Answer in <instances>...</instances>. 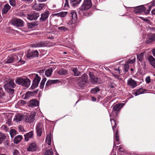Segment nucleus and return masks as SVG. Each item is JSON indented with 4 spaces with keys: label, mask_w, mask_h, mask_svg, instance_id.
I'll return each mask as SVG.
<instances>
[{
    "label": "nucleus",
    "mask_w": 155,
    "mask_h": 155,
    "mask_svg": "<svg viewBox=\"0 0 155 155\" xmlns=\"http://www.w3.org/2000/svg\"><path fill=\"white\" fill-rule=\"evenodd\" d=\"M31 82V81L28 78H18L15 80V82L17 84L26 87L30 86Z\"/></svg>",
    "instance_id": "1"
},
{
    "label": "nucleus",
    "mask_w": 155,
    "mask_h": 155,
    "mask_svg": "<svg viewBox=\"0 0 155 155\" xmlns=\"http://www.w3.org/2000/svg\"><path fill=\"white\" fill-rule=\"evenodd\" d=\"M124 103H120L116 104L114 106L113 108V111L110 114V117L117 116V113L116 111H119L124 106Z\"/></svg>",
    "instance_id": "2"
},
{
    "label": "nucleus",
    "mask_w": 155,
    "mask_h": 155,
    "mask_svg": "<svg viewBox=\"0 0 155 155\" xmlns=\"http://www.w3.org/2000/svg\"><path fill=\"white\" fill-rule=\"evenodd\" d=\"M18 55L16 54H13L8 57L7 59L4 61L3 62L5 64L12 63L18 61Z\"/></svg>",
    "instance_id": "3"
},
{
    "label": "nucleus",
    "mask_w": 155,
    "mask_h": 155,
    "mask_svg": "<svg viewBox=\"0 0 155 155\" xmlns=\"http://www.w3.org/2000/svg\"><path fill=\"white\" fill-rule=\"evenodd\" d=\"M92 4L91 0H86L80 8L82 11H86L91 8Z\"/></svg>",
    "instance_id": "4"
},
{
    "label": "nucleus",
    "mask_w": 155,
    "mask_h": 155,
    "mask_svg": "<svg viewBox=\"0 0 155 155\" xmlns=\"http://www.w3.org/2000/svg\"><path fill=\"white\" fill-rule=\"evenodd\" d=\"M36 113L35 112H31L30 114L27 115L25 118V121L30 123L34 121Z\"/></svg>",
    "instance_id": "5"
},
{
    "label": "nucleus",
    "mask_w": 155,
    "mask_h": 155,
    "mask_svg": "<svg viewBox=\"0 0 155 155\" xmlns=\"http://www.w3.org/2000/svg\"><path fill=\"white\" fill-rule=\"evenodd\" d=\"M89 75L90 81L93 84H96L101 83V81L100 79L95 76L92 72H90Z\"/></svg>",
    "instance_id": "6"
},
{
    "label": "nucleus",
    "mask_w": 155,
    "mask_h": 155,
    "mask_svg": "<svg viewBox=\"0 0 155 155\" xmlns=\"http://www.w3.org/2000/svg\"><path fill=\"white\" fill-rule=\"evenodd\" d=\"M37 135L38 137L41 136L42 131L44 130L43 124L42 123H38L36 127Z\"/></svg>",
    "instance_id": "7"
},
{
    "label": "nucleus",
    "mask_w": 155,
    "mask_h": 155,
    "mask_svg": "<svg viewBox=\"0 0 155 155\" xmlns=\"http://www.w3.org/2000/svg\"><path fill=\"white\" fill-rule=\"evenodd\" d=\"M12 23L13 25L18 27H22L24 25L23 21L18 18H14L12 19Z\"/></svg>",
    "instance_id": "8"
},
{
    "label": "nucleus",
    "mask_w": 155,
    "mask_h": 155,
    "mask_svg": "<svg viewBox=\"0 0 155 155\" xmlns=\"http://www.w3.org/2000/svg\"><path fill=\"white\" fill-rule=\"evenodd\" d=\"M39 16V14L38 13L34 12L30 14H28L27 18L30 20H35L37 19Z\"/></svg>",
    "instance_id": "9"
},
{
    "label": "nucleus",
    "mask_w": 155,
    "mask_h": 155,
    "mask_svg": "<svg viewBox=\"0 0 155 155\" xmlns=\"http://www.w3.org/2000/svg\"><path fill=\"white\" fill-rule=\"evenodd\" d=\"M45 4H35L32 6L33 9L37 11H40L45 8Z\"/></svg>",
    "instance_id": "10"
},
{
    "label": "nucleus",
    "mask_w": 155,
    "mask_h": 155,
    "mask_svg": "<svg viewBox=\"0 0 155 155\" xmlns=\"http://www.w3.org/2000/svg\"><path fill=\"white\" fill-rule=\"evenodd\" d=\"M35 77L34 78L31 87H37L38 84L41 80L40 77L39 76L38 74H36Z\"/></svg>",
    "instance_id": "11"
},
{
    "label": "nucleus",
    "mask_w": 155,
    "mask_h": 155,
    "mask_svg": "<svg viewBox=\"0 0 155 155\" xmlns=\"http://www.w3.org/2000/svg\"><path fill=\"white\" fill-rule=\"evenodd\" d=\"M48 44V41H42L38 42L36 44H32L31 45V46L33 47H41L45 46L46 45Z\"/></svg>",
    "instance_id": "12"
},
{
    "label": "nucleus",
    "mask_w": 155,
    "mask_h": 155,
    "mask_svg": "<svg viewBox=\"0 0 155 155\" xmlns=\"http://www.w3.org/2000/svg\"><path fill=\"white\" fill-rule=\"evenodd\" d=\"M70 16L71 17L72 19L71 21L69 23V24L72 25L76 22L77 18V15L76 12H72L70 13Z\"/></svg>",
    "instance_id": "13"
},
{
    "label": "nucleus",
    "mask_w": 155,
    "mask_h": 155,
    "mask_svg": "<svg viewBox=\"0 0 155 155\" xmlns=\"http://www.w3.org/2000/svg\"><path fill=\"white\" fill-rule=\"evenodd\" d=\"M88 76L87 74H84L82 75L81 78H80V81H81V84L82 85H85L88 82L87 81ZM83 86V85H82Z\"/></svg>",
    "instance_id": "14"
},
{
    "label": "nucleus",
    "mask_w": 155,
    "mask_h": 155,
    "mask_svg": "<svg viewBox=\"0 0 155 155\" xmlns=\"http://www.w3.org/2000/svg\"><path fill=\"white\" fill-rule=\"evenodd\" d=\"M127 84L132 87H135L137 86V82L131 78L128 80Z\"/></svg>",
    "instance_id": "15"
},
{
    "label": "nucleus",
    "mask_w": 155,
    "mask_h": 155,
    "mask_svg": "<svg viewBox=\"0 0 155 155\" xmlns=\"http://www.w3.org/2000/svg\"><path fill=\"white\" fill-rule=\"evenodd\" d=\"M34 133L33 131H31L29 133H27L24 135L25 140L26 141L29 140V139L33 137Z\"/></svg>",
    "instance_id": "16"
},
{
    "label": "nucleus",
    "mask_w": 155,
    "mask_h": 155,
    "mask_svg": "<svg viewBox=\"0 0 155 155\" xmlns=\"http://www.w3.org/2000/svg\"><path fill=\"white\" fill-rule=\"evenodd\" d=\"M61 82V81L58 79L53 80H48L46 83V86H49L51 85L57 83H59Z\"/></svg>",
    "instance_id": "17"
},
{
    "label": "nucleus",
    "mask_w": 155,
    "mask_h": 155,
    "mask_svg": "<svg viewBox=\"0 0 155 155\" xmlns=\"http://www.w3.org/2000/svg\"><path fill=\"white\" fill-rule=\"evenodd\" d=\"M38 91V90H36L35 91H28L25 94V99L28 98L30 96H32L37 93Z\"/></svg>",
    "instance_id": "18"
},
{
    "label": "nucleus",
    "mask_w": 155,
    "mask_h": 155,
    "mask_svg": "<svg viewBox=\"0 0 155 155\" xmlns=\"http://www.w3.org/2000/svg\"><path fill=\"white\" fill-rule=\"evenodd\" d=\"M49 12L47 11L41 15V17L40 19L41 21H44L46 20L48 17Z\"/></svg>",
    "instance_id": "19"
},
{
    "label": "nucleus",
    "mask_w": 155,
    "mask_h": 155,
    "mask_svg": "<svg viewBox=\"0 0 155 155\" xmlns=\"http://www.w3.org/2000/svg\"><path fill=\"white\" fill-rule=\"evenodd\" d=\"M16 86L13 80H10L4 85V87H14Z\"/></svg>",
    "instance_id": "20"
},
{
    "label": "nucleus",
    "mask_w": 155,
    "mask_h": 155,
    "mask_svg": "<svg viewBox=\"0 0 155 155\" xmlns=\"http://www.w3.org/2000/svg\"><path fill=\"white\" fill-rule=\"evenodd\" d=\"M37 150L36 146L35 143H31L27 149L28 151H36Z\"/></svg>",
    "instance_id": "21"
},
{
    "label": "nucleus",
    "mask_w": 155,
    "mask_h": 155,
    "mask_svg": "<svg viewBox=\"0 0 155 155\" xmlns=\"http://www.w3.org/2000/svg\"><path fill=\"white\" fill-rule=\"evenodd\" d=\"M147 91L143 89V88H140L134 93L135 95L137 96L141 94L147 93Z\"/></svg>",
    "instance_id": "22"
},
{
    "label": "nucleus",
    "mask_w": 155,
    "mask_h": 155,
    "mask_svg": "<svg viewBox=\"0 0 155 155\" xmlns=\"http://www.w3.org/2000/svg\"><path fill=\"white\" fill-rule=\"evenodd\" d=\"M38 104V102L36 100H31L30 101L29 106L31 107H33L37 106Z\"/></svg>",
    "instance_id": "23"
},
{
    "label": "nucleus",
    "mask_w": 155,
    "mask_h": 155,
    "mask_svg": "<svg viewBox=\"0 0 155 155\" xmlns=\"http://www.w3.org/2000/svg\"><path fill=\"white\" fill-rule=\"evenodd\" d=\"M68 70L62 68L57 71V73L60 75H65L68 73Z\"/></svg>",
    "instance_id": "24"
},
{
    "label": "nucleus",
    "mask_w": 155,
    "mask_h": 155,
    "mask_svg": "<svg viewBox=\"0 0 155 155\" xmlns=\"http://www.w3.org/2000/svg\"><path fill=\"white\" fill-rule=\"evenodd\" d=\"M11 7L8 4H5L2 9V14H6L8 11L10 9Z\"/></svg>",
    "instance_id": "25"
},
{
    "label": "nucleus",
    "mask_w": 155,
    "mask_h": 155,
    "mask_svg": "<svg viewBox=\"0 0 155 155\" xmlns=\"http://www.w3.org/2000/svg\"><path fill=\"white\" fill-rule=\"evenodd\" d=\"M22 138V136L20 135L16 136L14 140V143H15L17 144L20 142Z\"/></svg>",
    "instance_id": "26"
},
{
    "label": "nucleus",
    "mask_w": 155,
    "mask_h": 155,
    "mask_svg": "<svg viewBox=\"0 0 155 155\" xmlns=\"http://www.w3.org/2000/svg\"><path fill=\"white\" fill-rule=\"evenodd\" d=\"M81 2V0H71L70 4L73 7L76 6Z\"/></svg>",
    "instance_id": "27"
},
{
    "label": "nucleus",
    "mask_w": 155,
    "mask_h": 155,
    "mask_svg": "<svg viewBox=\"0 0 155 155\" xmlns=\"http://www.w3.org/2000/svg\"><path fill=\"white\" fill-rule=\"evenodd\" d=\"M51 133H50L48 134L46 139V142L48 145H51Z\"/></svg>",
    "instance_id": "28"
},
{
    "label": "nucleus",
    "mask_w": 155,
    "mask_h": 155,
    "mask_svg": "<svg viewBox=\"0 0 155 155\" xmlns=\"http://www.w3.org/2000/svg\"><path fill=\"white\" fill-rule=\"evenodd\" d=\"M23 53L22 52L18 53L17 55H18L19 60L18 61V62L20 63V64H23L25 63V61L23 60H21V57L23 56Z\"/></svg>",
    "instance_id": "29"
},
{
    "label": "nucleus",
    "mask_w": 155,
    "mask_h": 155,
    "mask_svg": "<svg viewBox=\"0 0 155 155\" xmlns=\"http://www.w3.org/2000/svg\"><path fill=\"white\" fill-rule=\"evenodd\" d=\"M149 60L152 66L155 68V58L152 56L150 57Z\"/></svg>",
    "instance_id": "30"
},
{
    "label": "nucleus",
    "mask_w": 155,
    "mask_h": 155,
    "mask_svg": "<svg viewBox=\"0 0 155 155\" xmlns=\"http://www.w3.org/2000/svg\"><path fill=\"white\" fill-rule=\"evenodd\" d=\"M67 13L68 12H61L55 14L54 15L59 17H65Z\"/></svg>",
    "instance_id": "31"
},
{
    "label": "nucleus",
    "mask_w": 155,
    "mask_h": 155,
    "mask_svg": "<svg viewBox=\"0 0 155 155\" xmlns=\"http://www.w3.org/2000/svg\"><path fill=\"white\" fill-rule=\"evenodd\" d=\"M53 72L52 69H48L46 70L45 71V75L47 77H50L52 74Z\"/></svg>",
    "instance_id": "32"
},
{
    "label": "nucleus",
    "mask_w": 155,
    "mask_h": 155,
    "mask_svg": "<svg viewBox=\"0 0 155 155\" xmlns=\"http://www.w3.org/2000/svg\"><path fill=\"white\" fill-rule=\"evenodd\" d=\"M6 138L5 135L2 133H0V144H1Z\"/></svg>",
    "instance_id": "33"
},
{
    "label": "nucleus",
    "mask_w": 155,
    "mask_h": 155,
    "mask_svg": "<svg viewBox=\"0 0 155 155\" xmlns=\"http://www.w3.org/2000/svg\"><path fill=\"white\" fill-rule=\"evenodd\" d=\"M110 121L111 122L112 128L113 131L114 132L115 130V129L116 128L117 125L115 123V120L113 119H110Z\"/></svg>",
    "instance_id": "34"
},
{
    "label": "nucleus",
    "mask_w": 155,
    "mask_h": 155,
    "mask_svg": "<svg viewBox=\"0 0 155 155\" xmlns=\"http://www.w3.org/2000/svg\"><path fill=\"white\" fill-rule=\"evenodd\" d=\"M155 41V34H154L150 37L147 38V42L150 43Z\"/></svg>",
    "instance_id": "35"
},
{
    "label": "nucleus",
    "mask_w": 155,
    "mask_h": 155,
    "mask_svg": "<svg viewBox=\"0 0 155 155\" xmlns=\"http://www.w3.org/2000/svg\"><path fill=\"white\" fill-rule=\"evenodd\" d=\"M36 25V23L35 22H32L28 24V28L31 29L34 28Z\"/></svg>",
    "instance_id": "36"
},
{
    "label": "nucleus",
    "mask_w": 155,
    "mask_h": 155,
    "mask_svg": "<svg viewBox=\"0 0 155 155\" xmlns=\"http://www.w3.org/2000/svg\"><path fill=\"white\" fill-rule=\"evenodd\" d=\"M10 134L12 138H13L14 136L16 135V131L14 129H12L10 130Z\"/></svg>",
    "instance_id": "37"
},
{
    "label": "nucleus",
    "mask_w": 155,
    "mask_h": 155,
    "mask_svg": "<svg viewBox=\"0 0 155 155\" xmlns=\"http://www.w3.org/2000/svg\"><path fill=\"white\" fill-rule=\"evenodd\" d=\"M5 90L8 93L10 94H12L14 92V89L11 88H5Z\"/></svg>",
    "instance_id": "38"
},
{
    "label": "nucleus",
    "mask_w": 155,
    "mask_h": 155,
    "mask_svg": "<svg viewBox=\"0 0 155 155\" xmlns=\"http://www.w3.org/2000/svg\"><path fill=\"white\" fill-rule=\"evenodd\" d=\"M143 53H141L137 55V58L139 61H140L142 60L143 58Z\"/></svg>",
    "instance_id": "39"
},
{
    "label": "nucleus",
    "mask_w": 155,
    "mask_h": 155,
    "mask_svg": "<svg viewBox=\"0 0 155 155\" xmlns=\"http://www.w3.org/2000/svg\"><path fill=\"white\" fill-rule=\"evenodd\" d=\"M31 52L32 57H35L38 56V52L37 50L32 51Z\"/></svg>",
    "instance_id": "40"
},
{
    "label": "nucleus",
    "mask_w": 155,
    "mask_h": 155,
    "mask_svg": "<svg viewBox=\"0 0 155 155\" xmlns=\"http://www.w3.org/2000/svg\"><path fill=\"white\" fill-rule=\"evenodd\" d=\"M135 61V57H132L127 62L128 63L133 64Z\"/></svg>",
    "instance_id": "41"
},
{
    "label": "nucleus",
    "mask_w": 155,
    "mask_h": 155,
    "mask_svg": "<svg viewBox=\"0 0 155 155\" xmlns=\"http://www.w3.org/2000/svg\"><path fill=\"white\" fill-rule=\"evenodd\" d=\"M99 90L100 89L99 88H94L91 90V92L92 93L95 94L97 92L99 91Z\"/></svg>",
    "instance_id": "42"
},
{
    "label": "nucleus",
    "mask_w": 155,
    "mask_h": 155,
    "mask_svg": "<svg viewBox=\"0 0 155 155\" xmlns=\"http://www.w3.org/2000/svg\"><path fill=\"white\" fill-rule=\"evenodd\" d=\"M73 71L74 73V75L75 76H78L79 75V73L78 71L77 68H74L73 69Z\"/></svg>",
    "instance_id": "43"
},
{
    "label": "nucleus",
    "mask_w": 155,
    "mask_h": 155,
    "mask_svg": "<svg viewBox=\"0 0 155 155\" xmlns=\"http://www.w3.org/2000/svg\"><path fill=\"white\" fill-rule=\"evenodd\" d=\"M45 155H53V152L50 150H45Z\"/></svg>",
    "instance_id": "44"
},
{
    "label": "nucleus",
    "mask_w": 155,
    "mask_h": 155,
    "mask_svg": "<svg viewBox=\"0 0 155 155\" xmlns=\"http://www.w3.org/2000/svg\"><path fill=\"white\" fill-rule=\"evenodd\" d=\"M46 78H43L41 81V83H40V87H43L44 86V85H45V83L46 81Z\"/></svg>",
    "instance_id": "45"
},
{
    "label": "nucleus",
    "mask_w": 155,
    "mask_h": 155,
    "mask_svg": "<svg viewBox=\"0 0 155 155\" xmlns=\"http://www.w3.org/2000/svg\"><path fill=\"white\" fill-rule=\"evenodd\" d=\"M115 140L117 141H118L119 139V136L118 133V130L116 129V133L115 134Z\"/></svg>",
    "instance_id": "46"
},
{
    "label": "nucleus",
    "mask_w": 155,
    "mask_h": 155,
    "mask_svg": "<svg viewBox=\"0 0 155 155\" xmlns=\"http://www.w3.org/2000/svg\"><path fill=\"white\" fill-rule=\"evenodd\" d=\"M10 4L12 6H15L16 4L15 0H9Z\"/></svg>",
    "instance_id": "47"
},
{
    "label": "nucleus",
    "mask_w": 155,
    "mask_h": 155,
    "mask_svg": "<svg viewBox=\"0 0 155 155\" xmlns=\"http://www.w3.org/2000/svg\"><path fill=\"white\" fill-rule=\"evenodd\" d=\"M13 155H20L18 150L16 149L14 150L12 152Z\"/></svg>",
    "instance_id": "48"
},
{
    "label": "nucleus",
    "mask_w": 155,
    "mask_h": 155,
    "mask_svg": "<svg viewBox=\"0 0 155 155\" xmlns=\"http://www.w3.org/2000/svg\"><path fill=\"white\" fill-rule=\"evenodd\" d=\"M5 93L3 91L2 88H0V97H2L4 96Z\"/></svg>",
    "instance_id": "49"
},
{
    "label": "nucleus",
    "mask_w": 155,
    "mask_h": 155,
    "mask_svg": "<svg viewBox=\"0 0 155 155\" xmlns=\"http://www.w3.org/2000/svg\"><path fill=\"white\" fill-rule=\"evenodd\" d=\"M18 129L19 131V132H23L25 131L23 127L21 125H20L18 127Z\"/></svg>",
    "instance_id": "50"
},
{
    "label": "nucleus",
    "mask_w": 155,
    "mask_h": 155,
    "mask_svg": "<svg viewBox=\"0 0 155 155\" xmlns=\"http://www.w3.org/2000/svg\"><path fill=\"white\" fill-rule=\"evenodd\" d=\"M142 9H143V11L146 14H148L150 12V10H146L145 8L144 7H142Z\"/></svg>",
    "instance_id": "51"
},
{
    "label": "nucleus",
    "mask_w": 155,
    "mask_h": 155,
    "mask_svg": "<svg viewBox=\"0 0 155 155\" xmlns=\"http://www.w3.org/2000/svg\"><path fill=\"white\" fill-rule=\"evenodd\" d=\"M1 128L2 129V130H4L5 131H6L8 130V127L7 126L5 125H2L1 127Z\"/></svg>",
    "instance_id": "52"
},
{
    "label": "nucleus",
    "mask_w": 155,
    "mask_h": 155,
    "mask_svg": "<svg viewBox=\"0 0 155 155\" xmlns=\"http://www.w3.org/2000/svg\"><path fill=\"white\" fill-rule=\"evenodd\" d=\"M58 29L61 31H65L67 30V29L64 26L60 27L58 28Z\"/></svg>",
    "instance_id": "53"
},
{
    "label": "nucleus",
    "mask_w": 155,
    "mask_h": 155,
    "mask_svg": "<svg viewBox=\"0 0 155 155\" xmlns=\"http://www.w3.org/2000/svg\"><path fill=\"white\" fill-rule=\"evenodd\" d=\"M142 7H144L143 6H138L136 8H137V9L138 10V12H140L141 11H143V9H142Z\"/></svg>",
    "instance_id": "54"
},
{
    "label": "nucleus",
    "mask_w": 155,
    "mask_h": 155,
    "mask_svg": "<svg viewBox=\"0 0 155 155\" xmlns=\"http://www.w3.org/2000/svg\"><path fill=\"white\" fill-rule=\"evenodd\" d=\"M129 69V66L127 65H125L124 66V71L125 72L128 71Z\"/></svg>",
    "instance_id": "55"
},
{
    "label": "nucleus",
    "mask_w": 155,
    "mask_h": 155,
    "mask_svg": "<svg viewBox=\"0 0 155 155\" xmlns=\"http://www.w3.org/2000/svg\"><path fill=\"white\" fill-rule=\"evenodd\" d=\"M140 18L147 23H149L150 22V20L147 18H143L141 17H140Z\"/></svg>",
    "instance_id": "56"
},
{
    "label": "nucleus",
    "mask_w": 155,
    "mask_h": 155,
    "mask_svg": "<svg viewBox=\"0 0 155 155\" xmlns=\"http://www.w3.org/2000/svg\"><path fill=\"white\" fill-rule=\"evenodd\" d=\"M145 81L147 83H149L150 82V77L149 76L147 77L145 79Z\"/></svg>",
    "instance_id": "57"
},
{
    "label": "nucleus",
    "mask_w": 155,
    "mask_h": 155,
    "mask_svg": "<svg viewBox=\"0 0 155 155\" xmlns=\"http://www.w3.org/2000/svg\"><path fill=\"white\" fill-rule=\"evenodd\" d=\"M31 52V53H28L26 55V57L27 58H31L32 57V55Z\"/></svg>",
    "instance_id": "58"
},
{
    "label": "nucleus",
    "mask_w": 155,
    "mask_h": 155,
    "mask_svg": "<svg viewBox=\"0 0 155 155\" xmlns=\"http://www.w3.org/2000/svg\"><path fill=\"white\" fill-rule=\"evenodd\" d=\"M9 143V141L8 140H7L4 142V146L5 147H7L8 146Z\"/></svg>",
    "instance_id": "59"
},
{
    "label": "nucleus",
    "mask_w": 155,
    "mask_h": 155,
    "mask_svg": "<svg viewBox=\"0 0 155 155\" xmlns=\"http://www.w3.org/2000/svg\"><path fill=\"white\" fill-rule=\"evenodd\" d=\"M50 8L52 10H55L56 8V5H51Z\"/></svg>",
    "instance_id": "60"
},
{
    "label": "nucleus",
    "mask_w": 155,
    "mask_h": 155,
    "mask_svg": "<svg viewBox=\"0 0 155 155\" xmlns=\"http://www.w3.org/2000/svg\"><path fill=\"white\" fill-rule=\"evenodd\" d=\"M65 2L64 4V6L65 7H68L69 5H68V0H65Z\"/></svg>",
    "instance_id": "61"
},
{
    "label": "nucleus",
    "mask_w": 155,
    "mask_h": 155,
    "mask_svg": "<svg viewBox=\"0 0 155 155\" xmlns=\"http://www.w3.org/2000/svg\"><path fill=\"white\" fill-rule=\"evenodd\" d=\"M20 103L21 105H23L26 104V102L24 101L21 100Z\"/></svg>",
    "instance_id": "62"
},
{
    "label": "nucleus",
    "mask_w": 155,
    "mask_h": 155,
    "mask_svg": "<svg viewBox=\"0 0 155 155\" xmlns=\"http://www.w3.org/2000/svg\"><path fill=\"white\" fill-rule=\"evenodd\" d=\"M115 70L116 71V73L117 74H119L120 73V70L119 69H115Z\"/></svg>",
    "instance_id": "63"
},
{
    "label": "nucleus",
    "mask_w": 155,
    "mask_h": 155,
    "mask_svg": "<svg viewBox=\"0 0 155 155\" xmlns=\"http://www.w3.org/2000/svg\"><path fill=\"white\" fill-rule=\"evenodd\" d=\"M114 76L116 77L117 79L119 80H121V78H120V76L119 75H114Z\"/></svg>",
    "instance_id": "64"
}]
</instances>
